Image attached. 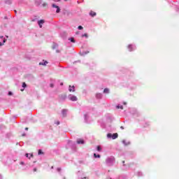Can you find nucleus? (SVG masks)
I'll list each match as a JSON object with an SVG mask.
<instances>
[{"instance_id": "25", "label": "nucleus", "mask_w": 179, "mask_h": 179, "mask_svg": "<svg viewBox=\"0 0 179 179\" xmlns=\"http://www.w3.org/2000/svg\"><path fill=\"white\" fill-rule=\"evenodd\" d=\"M56 125H59V121H57V122H56Z\"/></svg>"}, {"instance_id": "37", "label": "nucleus", "mask_w": 179, "mask_h": 179, "mask_svg": "<svg viewBox=\"0 0 179 179\" xmlns=\"http://www.w3.org/2000/svg\"><path fill=\"white\" fill-rule=\"evenodd\" d=\"M15 13H17V11L15 10Z\"/></svg>"}, {"instance_id": "24", "label": "nucleus", "mask_w": 179, "mask_h": 179, "mask_svg": "<svg viewBox=\"0 0 179 179\" xmlns=\"http://www.w3.org/2000/svg\"><path fill=\"white\" fill-rule=\"evenodd\" d=\"M8 96H12V92H8Z\"/></svg>"}, {"instance_id": "28", "label": "nucleus", "mask_w": 179, "mask_h": 179, "mask_svg": "<svg viewBox=\"0 0 179 179\" xmlns=\"http://www.w3.org/2000/svg\"><path fill=\"white\" fill-rule=\"evenodd\" d=\"M57 171H61V168H58Z\"/></svg>"}, {"instance_id": "18", "label": "nucleus", "mask_w": 179, "mask_h": 179, "mask_svg": "<svg viewBox=\"0 0 179 179\" xmlns=\"http://www.w3.org/2000/svg\"><path fill=\"white\" fill-rule=\"evenodd\" d=\"M117 108H120L121 110H124V106H117Z\"/></svg>"}, {"instance_id": "36", "label": "nucleus", "mask_w": 179, "mask_h": 179, "mask_svg": "<svg viewBox=\"0 0 179 179\" xmlns=\"http://www.w3.org/2000/svg\"><path fill=\"white\" fill-rule=\"evenodd\" d=\"M0 38H3V36H0Z\"/></svg>"}, {"instance_id": "9", "label": "nucleus", "mask_w": 179, "mask_h": 179, "mask_svg": "<svg viewBox=\"0 0 179 179\" xmlns=\"http://www.w3.org/2000/svg\"><path fill=\"white\" fill-rule=\"evenodd\" d=\"M90 16H92V17H94V16H96V12H94V11H90Z\"/></svg>"}, {"instance_id": "12", "label": "nucleus", "mask_w": 179, "mask_h": 179, "mask_svg": "<svg viewBox=\"0 0 179 179\" xmlns=\"http://www.w3.org/2000/svg\"><path fill=\"white\" fill-rule=\"evenodd\" d=\"M96 150H98V152H101V147H100V145H98L96 147Z\"/></svg>"}, {"instance_id": "17", "label": "nucleus", "mask_w": 179, "mask_h": 179, "mask_svg": "<svg viewBox=\"0 0 179 179\" xmlns=\"http://www.w3.org/2000/svg\"><path fill=\"white\" fill-rule=\"evenodd\" d=\"M107 138H113V134L111 133H108L107 134Z\"/></svg>"}, {"instance_id": "21", "label": "nucleus", "mask_w": 179, "mask_h": 179, "mask_svg": "<svg viewBox=\"0 0 179 179\" xmlns=\"http://www.w3.org/2000/svg\"><path fill=\"white\" fill-rule=\"evenodd\" d=\"M27 85H26V83H22V87H26Z\"/></svg>"}, {"instance_id": "22", "label": "nucleus", "mask_w": 179, "mask_h": 179, "mask_svg": "<svg viewBox=\"0 0 179 179\" xmlns=\"http://www.w3.org/2000/svg\"><path fill=\"white\" fill-rule=\"evenodd\" d=\"M5 43H6V39L3 38V44H5Z\"/></svg>"}, {"instance_id": "41", "label": "nucleus", "mask_w": 179, "mask_h": 179, "mask_svg": "<svg viewBox=\"0 0 179 179\" xmlns=\"http://www.w3.org/2000/svg\"><path fill=\"white\" fill-rule=\"evenodd\" d=\"M64 1H68V0H64Z\"/></svg>"}, {"instance_id": "8", "label": "nucleus", "mask_w": 179, "mask_h": 179, "mask_svg": "<svg viewBox=\"0 0 179 179\" xmlns=\"http://www.w3.org/2000/svg\"><path fill=\"white\" fill-rule=\"evenodd\" d=\"M118 138V134L115 133L112 135V139H117Z\"/></svg>"}, {"instance_id": "10", "label": "nucleus", "mask_w": 179, "mask_h": 179, "mask_svg": "<svg viewBox=\"0 0 179 179\" xmlns=\"http://www.w3.org/2000/svg\"><path fill=\"white\" fill-rule=\"evenodd\" d=\"M68 110H66V109L62 110V115H63V117H66V112Z\"/></svg>"}, {"instance_id": "4", "label": "nucleus", "mask_w": 179, "mask_h": 179, "mask_svg": "<svg viewBox=\"0 0 179 179\" xmlns=\"http://www.w3.org/2000/svg\"><path fill=\"white\" fill-rule=\"evenodd\" d=\"M77 143L78 144V145H83V143H85V141H83V139H78V141H77Z\"/></svg>"}, {"instance_id": "7", "label": "nucleus", "mask_w": 179, "mask_h": 179, "mask_svg": "<svg viewBox=\"0 0 179 179\" xmlns=\"http://www.w3.org/2000/svg\"><path fill=\"white\" fill-rule=\"evenodd\" d=\"M47 64H48V62L43 60V62L39 63V65H44V66H45V65H47Z\"/></svg>"}, {"instance_id": "5", "label": "nucleus", "mask_w": 179, "mask_h": 179, "mask_svg": "<svg viewBox=\"0 0 179 179\" xmlns=\"http://www.w3.org/2000/svg\"><path fill=\"white\" fill-rule=\"evenodd\" d=\"M41 2H42V0H35V3L38 6H40V5H41Z\"/></svg>"}, {"instance_id": "3", "label": "nucleus", "mask_w": 179, "mask_h": 179, "mask_svg": "<svg viewBox=\"0 0 179 179\" xmlns=\"http://www.w3.org/2000/svg\"><path fill=\"white\" fill-rule=\"evenodd\" d=\"M44 23H45L44 20H40L39 21H38V24L41 29V27H43V24H44Z\"/></svg>"}, {"instance_id": "15", "label": "nucleus", "mask_w": 179, "mask_h": 179, "mask_svg": "<svg viewBox=\"0 0 179 179\" xmlns=\"http://www.w3.org/2000/svg\"><path fill=\"white\" fill-rule=\"evenodd\" d=\"M129 51H132V45H128Z\"/></svg>"}, {"instance_id": "33", "label": "nucleus", "mask_w": 179, "mask_h": 179, "mask_svg": "<svg viewBox=\"0 0 179 179\" xmlns=\"http://www.w3.org/2000/svg\"><path fill=\"white\" fill-rule=\"evenodd\" d=\"M22 136H26V134H22Z\"/></svg>"}, {"instance_id": "34", "label": "nucleus", "mask_w": 179, "mask_h": 179, "mask_svg": "<svg viewBox=\"0 0 179 179\" xmlns=\"http://www.w3.org/2000/svg\"><path fill=\"white\" fill-rule=\"evenodd\" d=\"M34 171H37V169H34Z\"/></svg>"}, {"instance_id": "19", "label": "nucleus", "mask_w": 179, "mask_h": 179, "mask_svg": "<svg viewBox=\"0 0 179 179\" xmlns=\"http://www.w3.org/2000/svg\"><path fill=\"white\" fill-rule=\"evenodd\" d=\"M94 157L95 158H100V155L94 154Z\"/></svg>"}, {"instance_id": "6", "label": "nucleus", "mask_w": 179, "mask_h": 179, "mask_svg": "<svg viewBox=\"0 0 179 179\" xmlns=\"http://www.w3.org/2000/svg\"><path fill=\"white\" fill-rule=\"evenodd\" d=\"M69 92H75V86H71L69 85Z\"/></svg>"}, {"instance_id": "20", "label": "nucleus", "mask_w": 179, "mask_h": 179, "mask_svg": "<svg viewBox=\"0 0 179 179\" xmlns=\"http://www.w3.org/2000/svg\"><path fill=\"white\" fill-rule=\"evenodd\" d=\"M78 30H83V27L82 26H78Z\"/></svg>"}, {"instance_id": "23", "label": "nucleus", "mask_w": 179, "mask_h": 179, "mask_svg": "<svg viewBox=\"0 0 179 179\" xmlns=\"http://www.w3.org/2000/svg\"><path fill=\"white\" fill-rule=\"evenodd\" d=\"M83 37H87V34H83Z\"/></svg>"}, {"instance_id": "30", "label": "nucleus", "mask_w": 179, "mask_h": 179, "mask_svg": "<svg viewBox=\"0 0 179 179\" xmlns=\"http://www.w3.org/2000/svg\"><path fill=\"white\" fill-rule=\"evenodd\" d=\"M25 156H26V157H29V154L27 153V154L25 155Z\"/></svg>"}, {"instance_id": "13", "label": "nucleus", "mask_w": 179, "mask_h": 179, "mask_svg": "<svg viewBox=\"0 0 179 179\" xmlns=\"http://www.w3.org/2000/svg\"><path fill=\"white\" fill-rule=\"evenodd\" d=\"M38 155H44V152L41 150H38Z\"/></svg>"}, {"instance_id": "11", "label": "nucleus", "mask_w": 179, "mask_h": 179, "mask_svg": "<svg viewBox=\"0 0 179 179\" xmlns=\"http://www.w3.org/2000/svg\"><path fill=\"white\" fill-rule=\"evenodd\" d=\"M42 6H43V8H47V6H48V3H43L42 4Z\"/></svg>"}, {"instance_id": "27", "label": "nucleus", "mask_w": 179, "mask_h": 179, "mask_svg": "<svg viewBox=\"0 0 179 179\" xmlns=\"http://www.w3.org/2000/svg\"><path fill=\"white\" fill-rule=\"evenodd\" d=\"M25 131H29V127H26Z\"/></svg>"}, {"instance_id": "29", "label": "nucleus", "mask_w": 179, "mask_h": 179, "mask_svg": "<svg viewBox=\"0 0 179 179\" xmlns=\"http://www.w3.org/2000/svg\"><path fill=\"white\" fill-rule=\"evenodd\" d=\"M2 45H3V43L0 42V47L2 46Z\"/></svg>"}, {"instance_id": "39", "label": "nucleus", "mask_w": 179, "mask_h": 179, "mask_svg": "<svg viewBox=\"0 0 179 179\" xmlns=\"http://www.w3.org/2000/svg\"><path fill=\"white\" fill-rule=\"evenodd\" d=\"M21 92H23V90H21Z\"/></svg>"}, {"instance_id": "32", "label": "nucleus", "mask_w": 179, "mask_h": 179, "mask_svg": "<svg viewBox=\"0 0 179 179\" xmlns=\"http://www.w3.org/2000/svg\"><path fill=\"white\" fill-rule=\"evenodd\" d=\"M120 128H121V129H124V127H122V126L120 127Z\"/></svg>"}, {"instance_id": "1", "label": "nucleus", "mask_w": 179, "mask_h": 179, "mask_svg": "<svg viewBox=\"0 0 179 179\" xmlns=\"http://www.w3.org/2000/svg\"><path fill=\"white\" fill-rule=\"evenodd\" d=\"M69 99L71 100V101H78V97L74 95H70Z\"/></svg>"}, {"instance_id": "16", "label": "nucleus", "mask_w": 179, "mask_h": 179, "mask_svg": "<svg viewBox=\"0 0 179 179\" xmlns=\"http://www.w3.org/2000/svg\"><path fill=\"white\" fill-rule=\"evenodd\" d=\"M103 93H109V90L108 88H105L103 90Z\"/></svg>"}, {"instance_id": "40", "label": "nucleus", "mask_w": 179, "mask_h": 179, "mask_svg": "<svg viewBox=\"0 0 179 179\" xmlns=\"http://www.w3.org/2000/svg\"><path fill=\"white\" fill-rule=\"evenodd\" d=\"M123 163H125V161H123Z\"/></svg>"}, {"instance_id": "38", "label": "nucleus", "mask_w": 179, "mask_h": 179, "mask_svg": "<svg viewBox=\"0 0 179 179\" xmlns=\"http://www.w3.org/2000/svg\"><path fill=\"white\" fill-rule=\"evenodd\" d=\"M61 85H64V83H61Z\"/></svg>"}, {"instance_id": "2", "label": "nucleus", "mask_w": 179, "mask_h": 179, "mask_svg": "<svg viewBox=\"0 0 179 179\" xmlns=\"http://www.w3.org/2000/svg\"><path fill=\"white\" fill-rule=\"evenodd\" d=\"M52 8H56V9H57L56 13H59V12H61V9L59 8V6H58L55 4H52Z\"/></svg>"}, {"instance_id": "35", "label": "nucleus", "mask_w": 179, "mask_h": 179, "mask_svg": "<svg viewBox=\"0 0 179 179\" xmlns=\"http://www.w3.org/2000/svg\"><path fill=\"white\" fill-rule=\"evenodd\" d=\"M30 156H31V157H33V154H31Z\"/></svg>"}, {"instance_id": "31", "label": "nucleus", "mask_w": 179, "mask_h": 179, "mask_svg": "<svg viewBox=\"0 0 179 179\" xmlns=\"http://www.w3.org/2000/svg\"><path fill=\"white\" fill-rule=\"evenodd\" d=\"M51 87H54V85L52 84L50 85Z\"/></svg>"}, {"instance_id": "26", "label": "nucleus", "mask_w": 179, "mask_h": 179, "mask_svg": "<svg viewBox=\"0 0 179 179\" xmlns=\"http://www.w3.org/2000/svg\"><path fill=\"white\" fill-rule=\"evenodd\" d=\"M55 2H59L61 0H54Z\"/></svg>"}, {"instance_id": "14", "label": "nucleus", "mask_w": 179, "mask_h": 179, "mask_svg": "<svg viewBox=\"0 0 179 179\" xmlns=\"http://www.w3.org/2000/svg\"><path fill=\"white\" fill-rule=\"evenodd\" d=\"M69 40L71 43H75V38H69Z\"/></svg>"}]
</instances>
